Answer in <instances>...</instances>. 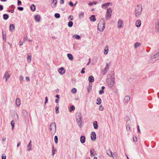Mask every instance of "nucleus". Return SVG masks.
Returning <instances> with one entry per match:
<instances>
[{"instance_id": "1", "label": "nucleus", "mask_w": 159, "mask_h": 159, "mask_svg": "<svg viewBox=\"0 0 159 159\" xmlns=\"http://www.w3.org/2000/svg\"><path fill=\"white\" fill-rule=\"evenodd\" d=\"M142 11V6L138 5L135 7L134 11V15L136 17H139L141 14Z\"/></svg>"}, {"instance_id": "2", "label": "nucleus", "mask_w": 159, "mask_h": 159, "mask_svg": "<svg viewBox=\"0 0 159 159\" xmlns=\"http://www.w3.org/2000/svg\"><path fill=\"white\" fill-rule=\"evenodd\" d=\"M104 18L102 19L100 21L98 25V29L100 31H102L104 30L105 26V22Z\"/></svg>"}, {"instance_id": "3", "label": "nucleus", "mask_w": 159, "mask_h": 159, "mask_svg": "<svg viewBox=\"0 0 159 159\" xmlns=\"http://www.w3.org/2000/svg\"><path fill=\"white\" fill-rule=\"evenodd\" d=\"M50 133L52 134H54L56 130V124L55 122H52L50 125Z\"/></svg>"}, {"instance_id": "4", "label": "nucleus", "mask_w": 159, "mask_h": 159, "mask_svg": "<svg viewBox=\"0 0 159 159\" xmlns=\"http://www.w3.org/2000/svg\"><path fill=\"white\" fill-rule=\"evenodd\" d=\"M81 114L79 112L76 114V121L79 127L81 126Z\"/></svg>"}, {"instance_id": "5", "label": "nucleus", "mask_w": 159, "mask_h": 159, "mask_svg": "<svg viewBox=\"0 0 159 159\" xmlns=\"http://www.w3.org/2000/svg\"><path fill=\"white\" fill-rule=\"evenodd\" d=\"M107 83L108 86L111 88L114 84V81L112 79H109L107 80Z\"/></svg>"}, {"instance_id": "6", "label": "nucleus", "mask_w": 159, "mask_h": 159, "mask_svg": "<svg viewBox=\"0 0 159 159\" xmlns=\"http://www.w3.org/2000/svg\"><path fill=\"white\" fill-rule=\"evenodd\" d=\"M151 59L154 61L159 59V52L157 53L156 55L151 57Z\"/></svg>"}, {"instance_id": "7", "label": "nucleus", "mask_w": 159, "mask_h": 159, "mask_svg": "<svg viewBox=\"0 0 159 159\" xmlns=\"http://www.w3.org/2000/svg\"><path fill=\"white\" fill-rule=\"evenodd\" d=\"M10 76V75L9 74V72L8 71H6L3 76V78H5V79L6 82H7Z\"/></svg>"}, {"instance_id": "8", "label": "nucleus", "mask_w": 159, "mask_h": 159, "mask_svg": "<svg viewBox=\"0 0 159 159\" xmlns=\"http://www.w3.org/2000/svg\"><path fill=\"white\" fill-rule=\"evenodd\" d=\"M123 21L121 20H119L117 23V27L119 29L122 28L123 26Z\"/></svg>"}, {"instance_id": "9", "label": "nucleus", "mask_w": 159, "mask_h": 159, "mask_svg": "<svg viewBox=\"0 0 159 159\" xmlns=\"http://www.w3.org/2000/svg\"><path fill=\"white\" fill-rule=\"evenodd\" d=\"M96 134L94 132H92L91 134V139L92 140L94 141L96 139Z\"/></svg>"}, {"instance_id": "10", "label": "nucleus", "mask_w": 159, "mask_h": 159, "mask_svg": "<svg viewBox=\"0 0 159 159\" xmlns=\"http://www.w3.org/2000/svg\"><path fill=\"white\" fill-rule=\"evenodd\" d=\"M155 31L156 33L159 32V20L156 23Z\"/></svg>"}, {"instance_id": "11", "label": "nucleus", "mask_w": 159, "mask_h": 159, "mask_svg": "<svg viewBox=\"0 0 159 159\" xmlns=\"http://www.w3.org/2000/svg\"><path fill=\"white\" fill-rule=\"evenodd\" d=\"M130 96L129 95H126L125 96L124 100L125 103H127L130 100Z\"/></svg>"}, {"instance_id": "12", "label": "nucleus", "mask_w": 159, "mask_h": 159, "mask_svg": "<svg viewBox=\"0 0 159 159\" xmlns=\"http://www.w3.org/2000/svg\"><path fill=\"white\" fill-rule=\"evenodd\" d=\"M23 118L25 119L28 116L27 112L25 110H23L22 111Z\"/></svg>"}, {"instance_id": "13", "label": "nucleus", "mask_w": 159, "mask_h": 159, "mask_svg": "<svg viewBox=\"0 0 159 159\" xmlns=\"http://www.w3.org/2000/svg\"><path fill=\"white\" fill-rule=\"evenodd\" d=\"M59 73L61 75H63L65 73L64 68L63 67H61L58 70Z\"/></svg>"}, {"instance_id": "14", "label": "nucleus", "mask_w": 159, "mask_h": 159, "mask_svg": "<svg viewBox=\"0 0 159 159\" xmlns=\"http://www.w3.org/2000/svg\"><path fill=\"white\" fill-rule=\"evenodd\" d=\"M80 141L82 143H84L85 141V137L84 135L81 136L80 138Z\"/></svg>"}, {"instance_id": "15", "label": "nucleus", "mask_w": 159, "mask_h": 159, "mask_svg": "<svg viewBox=\"0 0 159 159\" xmlns=\"http://www.w3.org/2000/svg\"><path fill=\"white\" fill-rule=\"evenodd\" d=\"M57 3V0H53L51 3V6L52 8L55 7Z\"/></svg>"}, {"instance_id": "16", "label": "nucleus", "mask_w": 159, "mask_h": 159, "mask_svg": "<svg viewBox=\"0 0 159 159\" xmlns=\"http://www.w3.org/2000/svg\"><path fill=\"white\" fill-rule=\"evenodd\" d=\"M107 154L110 157H112L114 158V157L113 156L112 152L110 150H107L106 151Z\"/></svg>"}, {"instance_id": "17", "label": "nucleus", "mask_w": 159, "mask_h": 159, "mask_svg": "<svg viewBox=\"0 0 159 159\" xmlns=\"http://www.w3.org/2000/svg\"><path fill=\"white\" fill-rule=\"evenodd\" d=\"M27 61L29 63H30L31 61V56L30 54L29 53L27 55Z\"/></svg>"}, {"instance_id": "18", "label": "nucleus", "mask_w": 159, "mask_h": 159, "mask_svg": "<svg viewBox=\"0 0 159 159\" xmlns=\"http://www.w3.org/2000/svg\"><path fill=\"white\" fill-rule=\"evenodd\" d=\"M141 21L140 20H137L135 22V25L137 27H139L141 25Z\"/></svg>"}, {"instance_id": "19", "label": "nucleus", "mask_w": 159, "mask_h": 159, "mask_svg": "<svg viewBox=\"0 0 159 159\" xmlns=\"http://www.w3.org/2000/svg\"><path fill=\"white\" fill-rule=\"evenodd\" d=\"M41 17L39 15H37L35 16L34 17L35 21L36 22H39L40 21Z\"/></svg>"}, {"instance_id": "20", "label": "nucleus", "mask_w": 159, "mask_h": 159, "mask_svg": "<svg viewBox=\"0 0 159 159\" xmlns=\"http://www.w3.org/2000/svg\"><path fill=\"white\" fill-rule=\"evenodd\" d=\"M31 141L30 140V142L29 143V144H28L27 146V150L28 151H31L32 150V149H31L32 145L31 144Z\"/></svg>"}, {"instance_id": "21", "label": "nucleus", "mask_w": 159, "mask_h": 159, "mask_svg": "<svg viewBox=\"0 0 159 159\" xmlns=\"http://www.w3.org/2000/svg\"><path fill=\"white\" fill-rule=\"evenodd\" d=\"M16 106H19L20 105V101L19 98H17L16 99Z\"/></svg>"}, {"instance_id": "22", "label": "nucleus", "mask_w": 159, "mask_h": 159, "mask_svg": "<svg viewBox=\"0 0 159 159\" xmlns=\"http://www.w3.org/2000/svg\"><path fill=\"white\" fill-rule=\"evenodd\" d=\"M90 152L91 156L92 155L94 156L97 154L95 151L94 149L90 150Z\"/></svg>"}, {"instance_id": "23", "label": "nucleus", "mask_w": 159, "mask_h": 159, "mask_svg": "<svg viewBox=\"0 0 159 159\" xmlns=\"http://www.w3.org/2000/svg\"><path fill=\"white\" fill-rule=\"evenodd\" d=\"M111 3L109 2L105 3L102 5V8L105 9Z\"/></svg>"}, {"instance_id": "24", "label": "nucleus", "mask_w": 159, "mask_h": 159, "mask_svg": "<svg viewBox=\"0 0 159 159\" xmlns=\"http://www.w3.org/2000/svg\"><path fill=\"white\" fill-rule=\"evenodd\" d=\"M93 126L94 129H97L98 128V126L97 121H95L93 122Z\"/></svg>"}, {"instance_id": "25", "label": "nucleus", "mask_w": 159, "mask_h": 159, "mask_svg": "<svg viewBox=\"0 0 159 159\" xmlns=\"http://www.w3.org/2000/svg\"><path fill=\"white\" fill-rule=\"evenodd\" d=\"M109 69L108 68L105 67V68L102 71V75H105Z\"/></svg>"}, {"instance_id": "26", "label": "nucleus", "mask_w": 159, "mask_h": 159, "mask_svg": "<svg viewBox=\"0 0 159 159\" xmlns=\"http://www.w3.org/2000/svg\"><path fill=\"white\" fill-rule=\"evenodd\" d=\"M89 19L90 21L94 22L96 20L95 18V16L94 15H92L90 17Z\"/></svg>"}, {"instance_id": "27", "label": "nucleus", "mask_w": 159, "mask_h": 159, "mask_svg": "<svg viewBox=\"0 0 159 159\" xmlns=\"http://www.w3.org/2000/svg\"><path fill=\"white\" fill-rule=\"evenodd\" d=\"M15 25L13 24H11L10 25L9 30L10 31H12L15 30Z\"/></svg>"}, {"instance_id": "28", "label": "nucleus", "mask_w": 159, "mask_h": 159, "mask_svg": "<svg viewBox=\"0 0 159 159\" xmlns=\"http://www.w3.org/2000/svg\"><path fill=\"white\" fill-rule=\"evenodd\" d=\"M67 56L70 60L72 61L73 60V57L71 54L70 53L67 54Z\"/></svg>"}, {"instance_id": "29", "label": "nucleus", "mask_w": 159, "mask_h": 159, "mask_svg": "<svg viewBox=\"0 0 159 159\" xmlns=\"http://www.w3.org/2000/svg\"><path fill=\"white\" fill-rule=\"evenodd\" d=\"M89 81L90 82H93L94 81L93 77L92 76H90L89 77Z\"/></svg>"}, {"instance_id": "30", "label": "nucleus", "mask_w": 159, "mask_h": 159, "mask_svg": "<svg viewBox=\"0 0 159 159\" xmlns=\"http://www.w3.org/2000/svg\"><path fill=\"white\" fill-rule=\"evenodd\" d=\"M111 14H109L108 13H106V19L107 20H108L110 18H111Z\"/></svg>"}, {"instance_id": "31", "label": "nucleus", "mask_w": 159, "mask_h": 159, "mask_svg": "<svg viewBox=\"0 0 159 159\" xmlns=\"http://www.w3.org/2000/svg\"><path fill=\"white\" fill-rule=\"evenodd\" d=\"M106 13L111 15L112 9L111 8H107Z\"/></svg>"}, {"instance_id": "32", "label": "nucleus", "mask_w": 159, "mask_h": 159, "mask_svg": "<svg viewBox=\"0 0 159 159\" xmlns=\"http://www.w3.org/2000/svg\"><path fill=\"white\" fill-rule=\"evenodd\" d=\"M9 17V16L7 14H4L3 15V18L5 20H7Z\"/></svg>"}, {"instance_id": "33", "label": "nucleus", "mask_w": 159, "mask_h": 159, "mask_svg": "<svg viewBox=\"0 0 159 159\" xmlns=\"http://www.w3.org/2000/svg\"><path fill=\"white\" fill-rule=\"evenodd\" d=\"M73 37L75 38L76 39H79L80 38V37L77 34H75L73 36Z\"/></svg>"}, {"instance_id": "34", "label": "nucleus", "mask_w": 159, "mask_h": 159, "mask_svg": "<svg viewBox=\"0 0 159 159\" xmlns=\"http://www.w3.org/2000/svg\"><path fill=\"white\" fill-rule=\"evenodd\" d=\"M30 8L31 10L34 11L35 10V6L33 4H32L30 6Z\"/></svg>"}, {"instance_id": "35", "label": "nucleus", "mask_w": 159, "mask_h": 159, "mask_svg": "<svg viewBox=\"0 0 159 159\" xmlns=\"http://www.w3.org/2000/svg\"><path fill=\"white\" fill-rule=\"evenodd\" d=\"M73 25V22L71 21H70L69 22L68 25V26L70 27H71Z\"/></svg>"}, {"instance_id": "36", "label": "nucleus", "mask_w": 159, "mask_h": 159, "mask_svg": "<svg viewBox=\"0 0 159 159\" xmlns=\"http://www.w3.org/2000/svg\"><path fill=\"white\" fill-rule=\"evenodd\" d=\"M97 101L98 102L97 103V104L99 105L101 103V99L100 98H98L97 100Z\"/></svg>"}, {"instance_id": "37", "label": "nucleus", "mask_w": 159, "mask_h": 159, "mask_svg": "<svg viewBox=\"0 0 159 159\" xmlns=\"http://www.w3.org/2000/svg\"><path fill=\"white\" fill-rule=\"evenodd\" d=\"M140 43H136L134 44L135 48H137L140 45Z\"/></svg>"}, {"instance_id": "38", "label": "nucleus", "mask_w": 159, "mask_h": 159, "mask_svg": "<svg viewBox=\"0 0 159 159\" xmlns=\"http://www.w3.org/2000/svg\"><path fill=\"white\" fill-rule=\"evenodd\" d=\"M2 38L3 41L6 42V35L4 34L3 32H2Z\"/></svg>"}, {"instance_id": "39", "label": "nucleus", "mask_w": 159, "mask_h": 159, "mask_svg": "<svg viewBox=\"0 0 159 159\" xmlns=\"http://www.w3.org/2000/svg\"><path fill=\"white\" fill-rule=\"evenodd\" d=\"M60 15L59 14L56 13L55 14L54 16L56 18H59L60 17Z\"/></svg>"}, {"instance_id": "40", "label": "nucleus", "mask_w": 159, "mask_h": 159, "mask_svg": "<svg viewBox=\"0 0 159 159\" xmlns=\"http://www.w3.org/2000/svg\"><path fill=\"white\" fill-rule=\"evenodd\" d=\"M11 126L12 127V130H13V128L14 127V125H15V122L14 120H12L11 122Z\"/></svg>"}, {"instance_id": "41", "label": "nucleus", "mask_w": 159, "mask_h": 159, "mask_svg": "<svg viewBox=\"0 0 159 159\" xmlns=\"http://www.w3.org/2000/svg\"><path fill=\"white\" fill-rule=\"evenodd\" d=\"M75 107L74 106L71 105L70 106V110H69V111H74L75 110Z\"/></svg>"}, {"instance_id": "42", "label": "nucleus", "mask_w": 159, "mask_h": 159, "mask_svg": "<svg viewBox=\"0 0 159 159\" xmlns=\"http://www.w3.org/2000/svg\"><path fill=\"white\" fill-rule=\"evenodd\" d=\"M108 47L107 46V49H106V48H105V50H104V53L105 54H107L108 53Z\"/></svg>"}, {"instance_id": "43", "label": "nucleus", "mask_w": 159, "mask_h": 159, "mask_svg": "<svg viewBox=\"0 0 159 159\" xmlns=\"http://www.w3.org/2000/svg\"><path fill=\"white\" fill-rule=\"evenodd\" d=\"M58 137L57 135H56L54 137V141L56 143H58Z\"/></svg>"}, {"instance_id": "44", "label": "nucleus", "mask_w": 159, "mask_h": 159, "mask_svg": "<svg viewBox=\"0 0 159 159\" xmlns=\"http://www.w3.org/2000/svg\"><path fill=\"white\" fill-rule=\"evenodd\" d=\"M84 13L83 12H81L79 14V17L80 18H82L84 17Z\"/></svg>"}, {"instance_id": "45", "label": "nucleus", "mask_w": 159, "mask_h": 159, "mask_svg": "<svg viewBox=\"0 0 159 159\" xmlns=\"http://www.w3.org/2000/svg\"><path fill=\"white\" fill-rule=\"evenodd\" d=\"M19 79V80H20V81L21 83H22V81H23V80H24L23 77L22 75H20V76Z\"/></svg>"}, {"instance_id": "46", "label": "nucleus", "mask_w": 159, "mask_h": 159, "mask_svg": "<svg viewBox=\"0 0 159 159\" xmlns=\"http://www.w3.org/2000/svg\"><path fill=\"white\" fill-rule=\"evenodd\" d=\"M58 109H59V107H57V106L55 108V109L56 112V114H57V113H59V112Z\"/></svg>"}, {"instance_id": "47", "label": "nucleus", "mask_w": 159, "mask_h": 159, "mask_svg": "<svg viewBox=\"0 0 159 159\" xmlns=\"http://www.w3.org/2000/svg\"><path fill=\"white\" fill-rule=\"evenodd\" d=\"M71 92L73 93H76L77 90L75 88H73L71 90Z\"/></svg>"}, {"instance_id": "48", "label": "nucleus", "mask_w": 159, "mask_h": 159, "mask_svg": "<svg viewBox=\"0 0 159 159\" xmlns=\"http://www.w3.org/2000/svg\"><path fill=\"white\" fill-rule=\"evenodd\" d=\"M111 64V62H110L109 63H107L106 64L105 67H107V68H108V69H109V67L110 66V65Z\"/></svg>"}, {"instance_id": "49", "label": "nucleus", "mask_w": 159, "mask_h": 159, "mask_svg": "<svg viewBox=\"0 0 159 159\" xmlns=\"http://www.w3.org/2000/svg\"><path fill=\"white\" fill-rule=\"evenodd\" d=\"M56 150L54 149V147L53 146H52V155H53L55 154V151Z\"/></svg>"}, {"instance_id": "50", "label": "nucleus", "mask_w": 159, "mask_h": 159, "mask_svg": "<svg viewBox=\"0 0 159 159\" xmlns=\"http://www.w3.org/2000/svg\"><path fill=\"white\" fill-rule=\"evenodd\" d=\"M133 141L134 142H136L137 141V137H134L133 138Z\"/></svg>"}, {"instance_id": "51", "label": "nucleus", "mask_w": 159, "mask_h": 159, "mask_svg": "<svg viewBox=\"0 0 159 159\" xmlns=\"http://www.w3.org/2000/svg\"><path fill=\"white\" fill-rule=\"evenodd\" d=\"M17 9L18 10L20 11H22L23 10V7H18Z\"/></svg>"}, {"instance_id": "52", "label": "nucleus", "mask_w": 159, "mask_h": 159, "mask_svg": "<svg viewBox=\"0 0 159 159\" xmlns=\"http://www.w3.org/2000/svg\"><path fill=\"white\" fill-rule=\"evenodd\" d=\"M113 156L114 157V158L115 157H116L117 156V154L116 152H115L113 153Z\"/></svg>"}, {"instance_id": "53", "label": "nucleus", "mask_w": 159, "mask_h": 159, "mask_svg": "<svg viewBox=\"0 0 159 159\" xmlns=\"http://www.w3.org/2000/svg\"><path fill=\"white\" fill-rule=\"evenodd\" d=\"M104 93V91L103 90H101L99 92V93L100 94H101Z\"/></svg>"}, {"instance_id": "54", "label": "nucleus", "mask_w": 159, "mask_h": 159, "mask_svg": "<svg viewBox=\"0 0 159 159\" xmlns=\"http://www.w3.org/2000/svg\"><path fill=\"white\" fill-rule=\"evenodd\" d=\"M85 70V68H83L82 69V70H81V74H84V73L85 72V71L84 70Z\"/></svg>"}, {"instance_id": "55", "label": "nucleus", "mask_w": 159, "mask_h": 159, "mask_svg": "<svg viewBox=\"0 0 159 159\" xmlns=\"http://www.w3.org/2000/svg\"><path fill=\"white\" fill-rule=\"evenodd\" d=\"M99 110L101 111H102L103 110V108L102 106H100L99 107Z\"/></svg>"}, {"instance_id": "56", "label": "nucleus", "mask_w": 159, "mask_h": 159, "mask_svg": "<svg viewBox=\"0 0 159 159\" xmlns=\"http://www.w3.org/2000/svg\"><path fill=\"white\" fill-rule=\"evenodd\" d=\"M69 4L72 7L74 6V5L71 2H70L69 3Z\"/></svg>"}, {"instance_id": "57", "label": "nucleus", "mask_w": 159, "mask_h": 159, "mask_svg": "<svg viewBox=\"0 0 159 159\" xmlns=\"http://www.w3.org/2000/svg\"><path fill=\"white\" fill-rule=\"evenodd\" d=\"M21 4V2L19 0H18V5H20Z\"/></svg>"}, {"instance_id": "58", "label": "nucleus", "mask_w": 159, "mask_h": 159, "mask_svg": "<svg viewBox=\"0 0 159 159\" xmlns=\"http://www.w3.org/2000/svg\"><path fill=\"white\" fill-rule=\"evenodd\" d=\"M45 104H46L48 102V98L47 97H46L45 98Z\"/></svg>"}, {"instance_id": "59", "label": "nucleus", "mask_w": 159, "mask_h": 159, "mask_svg": "<svg viewBox=\"0 0 159 159\" xmlns=\"http://www.w3.org/2000/svg\"><path fill=\"white\" fill-rule=\"evenodd\" d=\"M3 9V6L2 5H0V11H2Z\"/></svg>"}, {"instance_id": "60", "label": "nucleus", "mask_w": 159, "mask_h": 159, "mask_svg": "<svg viewBox=\"0 0 159 159\" xmlns=\"http://www.w3.org/2000/svg\"><path fill=\"white\" fill-rule=\"evenodd\" d=\"M60 4H63L64 3V0H60Z\"/></svg>"}, {"instance_id": "61", "label": "nucleus", "mask_w": 159, "mask_h": 159, "mask_svg": "<svg viewBox=\"0 0 159 159\" xmlns=\"http://www.w3.org/2000/svg\"><path fill=\"white\" fill-rule=\"evenodd\" d=\"M130 129V128L129 125H127L126 126V129L127 130H129V129Z\"/></svg>"}, {"instance_id": "62", "label": "nucleus", "mask_w": 159, "mask_h": 159, "mask_svg": "<svg viewBox=\"0 0 159 159\" xmlns=\"http://www.w3.org/2000/svg\"><path fill=\"white\" fill-rule=\"evenodd\" d=\"M25 79L27 80V81H29L30 80V78L28 77H26L25 78Z\"/></svg>"}, {"instance_id": "63", "label": "nucleus", "mask_w": 159, "mask_h": 159, "mask_svg": "<svg viewBox=\"0 0 159 159\" xmlns=\"http://www.w3.org/2000/svg\"><path fill=\"white\" fill-rule=\"evenodd\" d=\"M6 137H4L2 138V140L3 142H4L6 140Z\"/></svg>"}, {"instance_id": "64", "label": "nucleus", "mask_w": 159, "mask_h": 159, "mask_svg": "<svg viewBox=\"0 0 159 159\" xmlns=\"http://www.w3.org/2000/svg\"><path fill=\"white\" fill-rule=\"evenodd\" d=\"M125 120H126L127 121H128V120H129V117L128 116H126L125 117Z\"/></svg>"}]
</instances>
